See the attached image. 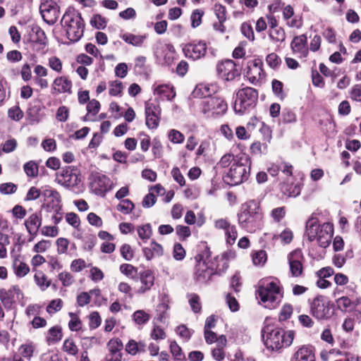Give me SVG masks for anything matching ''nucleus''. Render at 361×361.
I'll return each instance as SVG.
<instances>
[{
	"label": "nucleus",
	"instance_id": "nucleus-1",
	"mask_svg": "<svg viewBox=\"0 0 361 361\" xmlns=\"http://www.w3.org/2000/svg\"><path fill=\"white\" fill-rule=\"evenodd\" d=\"M238 220L240 226L247 232L254 233L260 229L264 221L259 204L255 200H249L242 204Z\"/></svg>",
	"mask_w": 361,
	"mask_h": 361
},
{
	"label": "nucleus",
	"instance_id": "nucleus-2",
	"mask_svg": "<svg viewBox=\"0 0 361 361\" xmlns=\"http://www.w3.org/2000/svg\"><path fill=\"white\" fill-rule=\"evenodd\" d=\"M251 160L249 156H237L228 171L224 176V181L230 185H238L246 181L250 173Z\"/></svg>",
	"mask_w": 361,
	"mask_h": 361
},
{
	"label": "nucleus",
	"instance_id": "nucleus-3",
	"mask_svg": "<svg viewBox=\"0 0 361 361\" xmlns=\"http://www.w3.org/2000/svg\"><path fill=\"white\" fill-rule=\"evenodd\" d=\"M294 336V331L292 330L285 331L282 329L272 328L270 326H265L262 330L264 345L272 351L290 346Z\"/></svg>",
	"mask_w": 361,
	"mask_h": 361
},
{
	"label": "nucleus",
	"instance_id": "nucleus-4",
	"mask_svg": "<svg viewBox=\"0 0 361 361\" xmlns=\"http://www.w3.org/2000/svg\"><path fill=\"white\" fill-rule=\"evenodd\" d=\"M66 27V35L72 42H78L84 33L85 24L81 14L73 8L67 9L61 19Z\"/></svg>",
	"mask_w": 361,
	"mask_h": 361
},
{
	"label": "nucleus",
	"instance_id": "nucleus-5",
	"mask_svg": "<svg viewBox=\"0 0 361 361\" xmlns=\"http://www.w3.org/2000/svg\"><path fill=\"white\" fill-rule=\"evenodd\" d=\"M258 99V92L257 90L245 87L239 89L236 92V98L234 103V111L240 114L250 108L254 107Z\"/></svg>",
	"mask_w": 361,
	"mask_h": 361
},
{
	"label": "nucleus",
	"instance_id": "nucleus-6",
	"mask_svg": "<svg viewBox=\"0 0 361 361\" xmlns=\"http://www.w3.org/2000/svg\"><path fill=\"white\" fill-rule=\"evenodd\" d=\"M310 312L317 320H327L334 314V304L327 298L317 295L310 305Z\"/></svg>",
	"mask_w": 361,
	"mask_h": 361
},
{
	"label": "nucleus",
	"instance_id": "nucleus-7",
	"mask_svg": "<svg viewBox=\"0 0 361 361\" xmlns=\"http://www.w3.org/2000/svg\"><path fill=\"white\" fill-rule=\"evenodd\" d=\"M59 0H41L39 13L44 21L48 25L56 23L61 15Z\"/></svg>",
	"mask_w": 361,
	"mask_h": 361
},
{
	"label": "nucleus",
	"instance_id": "nucleus-8",
	"mask_svg": "<svg viewBox=\"0 0 361 361\" xmlns=\"http://www.w3.org/2000/svg\"><path fill=\"white\" fill-rule=\"evenodd\" d=\"M89 179L91 190L97 195L104 196L112 188L113 183L110 178L97 171H92Z\"/></svg>",
	"mask_w": 361,
	"mask_h": 361
},
{
	"label": "nucleus",
	"instance_id": "nucleus-9",
	"mask_svg": "<svg viewBox=\"0 0 361 361\" xmlns=\"http://www.w3.org/2000/svg\"><path fill=\"white\" fill-rule=\"evenodd\" d=\"M279 293V286L274 281L267 283L265 286H260L257 290L258 298L269 308H271L276 302Z\"/></svg>",
	"mask_w": 361,
	"mask_h": 361
},
{
	"label": "nucleus",
	"instance_id": "nucleus-10",
	"mask_svg": "<svg viewBox=\"0 0 361 361\" xmlns=\"http://www.w3.org/2000/svg\"><path fill=\"white\" fill-rule=\"evenodd\" d=\"M227 109L226 102L220 97H209L202 103V112L207 116L222 115Z\"/></svg>",
	"mask_w": 361,
	"mask_h": 361
},
{
	"label": "nucleus",
	"instance_id": "nucleus-11",
	"mask_svg": "<svg viewBox=\"0 0 361 361\" xmlns=\"http://www.w3.org/2000/svg\"><path fill=\"white\" fill-rule=\"evenodd\" d=\"M219 78L224 81H233L240 76V71L237 68V64L231 59L219 62L216 66Z\"/></svg>",
	"mask_w": 361,
	"mask_h": 361
},
{
	"label": "nucleus",
	"instance_id": "nucleus-12",
	"mask_svg": "<svg viewBox=\"0 0 361 361\" xmlns=\"http://www.w3.org/2000/svg\"><path fill=\"white\" fill-rule=\"evenodd\" d=\"M161 108L157 99L149 100L145 102L146 125L150 129H156L159 124Z\"/></svg>",
	"mask_w": 361,
	"mask_h": 361
},
{
	"label": "nucleus",
	"instance_id": "nucleus-13",
	"mask_svg": "<svg viewBox=\"0 0 361 361\" xmlns=\"http://www.w3.org/2000/svg\"><path fill=\"white\" fill-rule=\"evenodd\" d=\"M56 180L59 184L65 188L75 186L80 181L78 170L72 166L63 168L56 173Z\"/></svg>",
	"mask_w": 361,
	"mask_h": 361
},
{
	"label": "nucleus",
	"instance_id": "nucleus-14",
	"mask_svg": "<svg viewBox=\"0 0 361 361\" xmlns=\"http://www.w3.org/2000/svg\"><path fill=\"white\" fill-rule=\"evenodd\" d=\"M207 49V43L204 41H194L185 44L183 48L185 56L194 61L203 58Z\"/></svg>",
	"mask_w": 361,
	"mask_h": 361
},
{
	"label": "nucleus",
	"instance_id": "nucleus-15",
	"mask_svg": "<svg viewBox=\"0 0 361 361\" xmlns=\"http://www.w3.org/2000/svg\"><path fill=\"white\" fill-rule=\"evenodd\" d=\"M195 259L197 262L195 271L196 280L201 283L207 282L211 279L212 276L214 274V267L207 265L205 261L203 260L202 255H196Z\"/></svg>",
	"mask_w": 361,
	"mask_h": 361
},
{
	"label": "nucleus",
	"instance_id": "nucleus-16",
	"mask_svg": "<svg viewBox=\"0 0 361 361\" xmlns=\"http://www.w3.org/2000/svg\"><path fill=\"white\" fill-rule=\"evenodd\" d=\"M262 66L263 63L259 59L252 60L247 63L246 75L252 84L256 85L264 78L265 73Z\"/></svg>",
	"mask_w": 361,
	"mask_h": 361
},
{
	"label": "nucleus",
	"instance_id": "nucleus-17",
	"mask_svg": "<svg viewBox=\"0 0 361 361\" xmlns=\"http://www.w3.org/2000/svg\"><path fill=\"white\" fill-rule=\"evenodd\" d=\"M106 348L108 353L105 356V361H122L121 350L123 348V344L120 338L110 339L106 344Z\"/></svg>",
	"mask_w": 361,
	"mask_h": 361
},
{
	"label": "nucleus",
	"instance_id": "nucleus-18",
	"mask_svg": "<svg viewBox=\"0 0 361 361\" xmlns=\"http://www.w3.org/2000/svg\"><path fill=\"white\" fill-rule=\"evenodd\" d=\"M27 40L37 50L43 49L47 44L45 33L39 26H33L30 28Z\"/></svg>",
	"mask_w": 361,
	"mask_h": 361
},
{
	"label": "nucleus",
	"instance_id": "nucleus-19",
	"mask_svg": "<svg viewBox=\"0 0 361 361\" xmlns=\"http://www.w3.org/2000/svg\"><path fill=\"white\" fill-rule=\"evenodd\" d=\"M302 255L300 250H294L288 256L290 271L293 277L301 276L303 271Z\"/></svg>",
	"mask_w": 361,
	"mask_h": 361
},
{
	"label": "nucleus",
	"instance_id": "nucleus-20",
	"mask_svg": "<svg viewBox=\"0 0 361 361\" xmlns=\"http://www.w3.org/2000/svg\"><path fill=\"white\" fill-rule=\"evenodd\" d=\"M42 195L45 200H49L47 207H51L54 212H59L61 209V196L59 193L54 189L50 187H45L42 191Z\"/></svg>",
	"mask_w": 361,
	"mask_h": 361
},
{
	"label": "nucleus",
	"instance_id": "nucleus-21",
	"mask_svg": "<svg viewBox=\"0 0 361 361\" xmlns=\"http://www.w3.org/2000/svg\"><path fill=\"white\" fill-rule=\"evenodd\" d=\"M290 47L293 52L298 54L300 58H305L309 54L306 35L295 37L291 42Z\"/></svg>",
	"mask_w": 361,
	"mask_h": 361
},
{
	"label": "nucleus",
	"instance_id": "nucleus-22",
	"mask_svg": "<svg viewBox=\"0 0 361 361\" xmlns=\"http://www.w3.org/2000/svg\"><path fill=\"white\" fill-rule=\"evenodd\" d=\"M334 233L333 225L330 223H324L321 225L319 232L316 237L319 245L326 247L329 245Z\"/></svg>",
	"mask_w": 361,
	"mask_h": 361
},
{
	"label": "nucleus",
	"instance_id": "nucleus-23",
	"mask_svg": "<svg viewBox=\"0 0 361 361\" xmlns=\"http://www.w3.org/2000/svg\"><path fill=\"white\" fill-rule=\"evenodd\" d=\"M71 88L72 82L66 76L57 77L53 82L51 94H59L61 93H71Z\"/></svg>",
	"mask_w": 361,
	"mask_h": 361
},
{
	"label": "nucleus",
	"instance_id": "nucleus-24",
	"mask_svg": "<svg viewBox=\"0 0 361 361\" xmlns=\"http://www.w3.org/2000/svg\"><path fill=\"white\" fill-rule=\"evenodd\" d=\"M140 280L142 286L137 289V293L144 294L154 286V276L153 272L149 269L140 272Z\"/></svg>",
	"mask_w": 361,
	"mask_h": 361
},
{
	"label": "nucleus",
	"instance_id": "nucleus-25",
	"mask_svg": "<svg viewBox=\"0 0 361 361\" xmlns=\"http://www.w3.org/2000/svg\"><path fill=\"white\" fill-rule=\"evenodd\" d=\"M290 361H315V356L312 348L302 345L293 353Z\"/></svg>",
	"mask_w": 361,
	"mask_h": 361
},
{
	"label": "nucleus",
	"instance_id": "nucleus-26",
	"mask_svg": "<svg viewBox=\"0 0 361 361\" xmlns=\"http://www.w3.org/2000/svg\"><path fill=\"white\" fill-rule=\"evenodd\" d=\"M42 225V218L37 213L31 214L25 221V226L28 233L36 236L39 227Z\"/></svg>",
	"mask_w": 361,
	"mask_h": 361
},
{
	"label": "nucleus",
	"instance_id": "nucleus-27",
	"mask_svg": "<svg viewBox=\"0 0 361 361\" xmlns=\"http://www.w3.org/2000/svg\"><path fill=\"white\" fill-rule=\"evenodd\" d=\"M212 267H214V274H221L226 271L228 267L227 254L224 253L216 256L212 262Z\"/></svg>",
	"mask_w": 361,
	"mask_h": 361
},
{
	"label": "nucleus",
	"instance_id": "nucleus-28",
	"mask_svg": "<svg viewBox=\"0 0 361 361\" xmlns=\"http://www.w3.org/2000/svg\"><path fill=\"white\" fill-rule=\"evenodd\" d=\"M321 225L319 224V221L315 217H311L306 223L305 233L310 241H313L316 239Z\"/></svg>",
	"mask_w": 361,
	"mask_h": 361
},
{
	"label": "nucleus",
	"instance_id": "nucleus-29",
	"mask_svg": "<svg viewBox=\"0 0 361 361\" xmlns=\"http://www.w3.org/2000/svg\"><path fill=\"white\" fill-rule=\"evenodd\" d=\"M154 93L167 100H171L176 97V92L173 87L168 85H159L154 89Z\"/></svg>",
	"mask_w": 361,
	"mask_h": 361
},
{
	"label": "nucleus",
	"instance_id": "nucleus-30",
	"mask_svg": "<svg viewBox=\"0 0 361 361\" xmlns=\"http://www.w3.org/2000/svg\"><path fill=\"white\" fill-rule=\"evenodd\" d=\"M214 92V86L206 84H199L196 86L193 91L195 97H200L204 98H209L212 94Z\"/></svg>",
	"mask_w": 361,
	"mask_h": 361
},
{
	"label": "nucleus",
	"instance_id": "nucleus-31",
	"mask_svg": "<svg viewBox=\"0 0 361 361\" xmlns=\"http://www.w3.org/2000/svg\"><path fill=\"white\" fill-rule=\"evenodd\" d=\"M121 38L128 44L135 47H141L147 38L146 35H135L131 33H125Z\"/></svg>",
	"mask_w": 361,
	"mask_h": 361
},
{
	"label": "nucleus",
	"instance_id": "nucleus-32",
	"mask_svg": "<svg viewBox=\"0 0 361 361\" xmlns=\"http://www.w3.org/2000/svg\"><path fill=\"white\" fill-rule=\"evenodd\" d=\"M34 279L42 291L45 290L51 285V281L48 280L46 275L41 271H38L35 273Z\"/></svg>",
	"mask_w": 361,
	"mask_h": 361
},
{
	"label": "nucleus",
	"instance_id": "nucleus-33",
	"mask_svg": "<svg viewBox=\"0 0 361 361\" xmlns=\"http://www.w3.org/2000/svg\"><path fill=\"white\" fill-rule=\"evenodd\" d=\"M13 266L15 274L18 277H23L30 271L29 267L25 262L18 259L14 260Z\"/></svg>",
	"mask_w": 361,
	"mask_h": 361
},
{
	"label": "nucleus",
	"instance_id": "nucleus-34",
	"mask_svg": "<svg viewBox=\"0 0 361 361\" xmlns=\"http://www.w3.org/2000/svg\"><path fill=\"white\" fill-rule=\"evenodd\" d=\"M133 319L137 325L146 324L150 319V316L144 310H137L133 314Z\"/></svg>",
	"mask_w": 361,
	"mask_h": 361
},
{
	"label": "nucleus",
	"instance_id": "nucleus-35",
	"mask_svg": "<svg viewBox=\"0 0 361 361\" xmlns=\"http://www.w3.org/2000/svg\"><path fill=\"white\" fill-rule=\"evenodd\" d=\"M35 345L32 343H27L20 345L19 352L22 357L30 360L35 351Z\"/></svg>",
	"mask_w": 361,
	"mask_h": 361
},
{
	"label": "nucleus",
	"instance_id": "nucleus-36",
	"mask_svg": "<svg viewBox=\"0 0 361 361\" xmlns=\"http://www.w3.org/2000/svg\"><path fill=\"white\" fill-rule=\"evenodd\" d=\"M269 37L274 42H282L286 39V33L282 27H277L275 29H269Z\"/></svg>",
	"mask_w": 361,
	"mask_h": 361
},
{
	"label": "nucleus",
	"instance_id": "nucleus-37",
	"mask_svg": "<svg viewBox=\"0 0 361 361\" xmlns=\"http://www.w3.org/2000/svg\"><path fill=\"white\" fill-rule=\"evenodd\" d=\"M171 353L176 361H183L185 359V355L183 353L180 347L176 341H173L170 344Z\"/></svg>",
	"mask_w": 361,
	"mask_h": 361
},
{
	"label": "nucleus",
	"instance_id": "nucleus-38",
	"mask_svg": "<svg viewBox=\"0 0 361 361\" xmlns=\"http://www.w3.org/2000/svg\"><path fill=\"white\" fill-rule=\"evenodd\" d=\"M137 231L139 237L144 241L149 240L152 234V227L149 224L138 226Z\"/></svg>",
	"mask_w": 361,
	"mask_h": 361
},
{
	"label": "nucleus",
	"instance_id": "nucleus-39",
	"mask_svg": "<svg viewBox=\"0 0 361 361\" xmlns=\"http://www.w3.org/2000/svg\"><path fill=\"white\" fill-rule=\"evenodd\" d=\"M62 338V332L61 327L58 326H55L51 327L49 330V336L47 338V341L49 342H58Z\"/></svg>",
	"mask_w": 361,
	"mask_h": 361
},
{
	"label": "nucleus",
	"instance_id": "nucleus-40",
	"mask_svg": "<svg viewBox=\"0 0 361 361\" xmlns=\"http://www.w3.org/2000/svg\"><path fill=\"white\" fill-rule=\"evenodd\" d=\"M24 116L23 111L18 106H13L8 111V116L13 121H19Z\"/></svg>",
	"mask_w": 361,
	"mask_h": 361
},
{
	"label": "nucleus",
	"instance_id": "nucleus-41",
	"mask_svg": "<svg viewBox=\"0 0 361 361\" xmlns=\"http://www.w3.org/2000/svg\"><path fill=\"white\" fill-rule=\"evenodd\" d=\"M271 87L273 92L277 97L281 99H283L285 97L286 94L283 89V85L281 81L276 79L273 80L271 82Z\"/></svg>",
	"mask_w": 361,
	"mask_h": 361
},
{
	"label": "nucleus",
	"instance_id": "nucleus-42",
	"mask_svg": "<svg viewBox=\"0 0 361 361\" xmlns=\"http://www.w3.org/2000/svg\"><path fill=\"white\" fill-rule=\"evenodd\" d=\"M134 204L128 199L123 200L117 205V210L128 214H130L134 208Z\"/></svg>",
	"mask_w": 361,
	"mask_h": 361
},
{
	"label": "nucleus",
	"instance_id": "nucleus-43",
	"mask_svg": "<svg viewBox=\"0 0 361 361\" xmlns=\"http://www.w3.org/2000/svg\"><path fill=\"white\" fill-rule=\"evenodd\" d=\"M204 11L201 9H195L191 14V26L195 28L202 23V18L204 16Z\"/></svg>",
	"mask_w": 361,
	"mask_h": 361
},
{
	"label": "nucleus",
	"instance_id": "nucleus-44",
	"mask_svg": "<svg viewBox=\"0 0 361 361\" xmlns=\"http://www.w3.org/2000/svg\"><path fill=\"white\" fill-rule=\"evenodd\" d=\"M24 171L27 176L36 177L38 174V166L35 161H30L24 165Z\"/></svg>",
	"mask_w": 361,
	"mask_h": 361
},
{
	"label": "nucleus",
	"instance_id": "nucleus-45",
	"mask_svg": "<svg viewBox=\"0 0 361 361\" xmlns=\"http://www.w3.org/2000/svg\"><path fill=\"white\" fill-rule=\"evenodd\" d=\"M63 349L65 352L71 355H75L78 351V348L75 342L73 339L70 338L65 340L63 345Z\"/></svg>",
	"mask_w": 361,
	"mask_h": 361
},
{
	"label": "nucleus",
	"instance_id": "nucleus-46",
	"mask_svg": "<svg viewBox=\"0 0 361 361\" xmlns=\"http://www.w3.org/2000/svg\"><path fill=\"white\" fill-rule=\"evenodd\" d=\"M267 261V253L264 250H259L252 255V262L255 265L263 266Z\"/></svg>",
	"mask_w": 361,
	"mask_h": 361
},
{
	"label": "nucleus",
	"instance_id": "nucleus-47",
	"mask_svg": "<svg viewBox=\"0 0 361 361\" xmlns=\"http://www.w3.org/2000/svg\"><path fill=\"white\" fill-rule=\"evenodd\" d=\"M215 15L219 21L226 20V9L224 6L221 4H215L214 6Z\"/></svg>",
	"mask_w": 361,
	"mask_h": 361
},
{
	"label": "nucleus",
	"instance_id": "nucleus-48",
	"mask_svg": "<svg viewBox=\"0 0 361 361\" xmlns=\"http://www.w3.org/2000/svg\"><path fill=\"white\" fill-rule=\"evenodd\" d=\"M185 250L180 243H176L173 250V257L178 261L183 260L185 257Z\"/></svg>",
	"mask_w": 361,
	"mask_h": 361
},
{
	"label": "nucleus",
	"instance_id": "nucleus-49",
	"mask_svg": "<svg viewBox=\"0 0 361 361\" xmlns=\"http://www.w3.org/2000/svg\"><path fill=\"white\" fill-rule=\"evenodd\" d=\"M90 24L97 29H104L106 26V21L102 16L97 14L92 18Z\"/></svg>",
	"mask_w": 361,
	"mask_h": 361
},
{
	"label": "nucleus",
	"instance_id": "nucleus-50",
	"mask_svg": "<svg viewBox=\"0 0 361 361\" xmlns=\"http://www.w3.org/2000/svg\"><path fill=\"white\" fill-rule=\"evenodd\" d=\"M169 138L173 143L180 144L184 141L185 137L180 131L173 129L169 133Z\"/></svg>",
	"mask_w": 361,
	"mask_h": 361
},
{
	"label": "nucleus",
	"instance_id": "nucleus-51",
	"mask_svg": "<svg viewBox=\"0 0 361 361\" xmlns=\"http://www.w3.org/2000/svg\"><path fill=\"white\" fill-rule=\"evenodd\" d=\"M189 304L195 313H198L201 311V304L200 302V297L197 294H191L189 298Z\"/></svg>",
	"mask_w": 361,
	"mask_h": 361
},
{
	"label": "nucleus",
	"instance_id": "nucleus-52",
	"mask_svg": "<svg viewBox=\"0 0 361 361\" xmlns=\"http://www.w3.org/2000/svg\"><path fill=\"white\" fill-rule=\"evenodd\" d=\"M123 90V84L119 80H115L110 82L109 94L112 96L120 94Z\"/></svg>",
	"mask_w": 361,
	"mask_h": 361
},
{
	"label": "nucleus",
	"instance_id": "nucleus-53",
	"mask_svg": "<svg viewBox=\"0 0 361 361\" xmlns=\"http://www.w3.org/2000/svg\"><path fill=\"white\" fill-rule=\"evenodd\" d=\"M71 319L68 323V326L71 331H78L81 328V322L75 313L69 312Z\"/></svg>",
	"mask_w": 361,
	"mask_h": 361
},
{
	"label": "nucleus",
	"instance_id": "nucleus-54",
	"mask_svg": "<svg viewBox=\"0 0 361 361\" xmlns=\"http://www.w3.org/2000/svg\"><path fill=\"white\" fill-rule=\"evenodd\" d=\"M120 271L126 276L133 278L134 274L137 273V268L130 264H123L120 266Z\"/></svg>",
	"mask_w": 361,
	"mask_h": 361
},
{
	"label": "nucleus",
	"instance_id": "nucleus-55",
	"mask_svg": "<svg viewBox=\"0 0 361 361\" xmlns=\"http://www.w3.org/2000/svg\"><path fill=\"white\" fill-rule=\"evenodd\" d=\"M49 66L54 71L61 73L62 71V62L56 56H51L49 59Z\"/></svg>",
	"mask_w": 361,
	"mask_h": 361
},
{
	"label": "nucleus",
	"instance_id": "nucleus-56",
	"mask_svg": "<svg viewBox=\"0 0 361 361\" xmlns=\"http://www.w3.org/2000/svg\"><path fill=\"white\" fill-rule=\"evenodd\" d=\"M242 34L248 39L253 41L255 39L254 32L251 25L243 23L240 27Z\"/></svg>",
	"mask_w": 361,
	"mask_h": 361
},
{
	"label": "nucleus",
	"instance_id": "nucleus-57",
	"mask_svg": "<svg viewBox=\"0 0 361 361\" xmlns=\"http://www.w3.org/2000/svg\"><path fill=\"white\" fill-rule=\"evenodd\" d=\"M266 61L271 68H276L281 63V59L276 54L271 53L267 56Z\"/></svg>",
	"mask_w": 361,
	"mask_h": 361
},
{
	"label": "nucleus",
	"instance_id": "nucleus-58",
	"mask_svg": "<svg viewBox=\"0 0 361 361\" xmlns=\"http://www.w3.org/2000/svg\"><path fill=\"white\" fill-rule=\"evenodd\" d=\"M226 301L231 312H237L239 310L238 302L231 293L226 295Z\"/></svg>",
	"mask_w": 361,
	"mask_h": 361
},
{
	"label": "nucleus",
	"instance_id": "nucleus-59",
	"mask_svg": "<svg viewBox=\"0 0 361 361\" xmlns=\"http://www.w3.org/2000/svg\"><path fill=\"white\" fill-rule=\"evenodd\" d=\"M121 254L122 257L127 261H130L133 258L134 253L130 245L128 244H124L121 247Z\"/></svg>",
	"mask_w": 361,
	"mask_h": 361
},
{
	"label": "nucleus",
	"instance_id": "nucleus-60",
	"mask_svg": "<svg viewBox=\"0 0 361 361\" xmlns=\"http://www.w3.org/2000/svg\"><path fill=\"white\" fill-rule=\"evenodd\" d=\"M90 329H97L101 324V317L97 312H92L89 316Z\"/></svg>",
	"mask_w": 361,
	"mask_h": 361
},
{
	"label": "nucleus",
	"instance_id": "nucleus-61",
	"mask_svg": "<svg viewBox=\"0 0 361 361\" xmlns=\"http://www.w3.org/2000/svg\"><path fill=\"white\" fill-rule=\"evenodd\" d=\"M336 304L339 310L346 311L352 305L351 300L348 298L343 296L336 300Z\"/></svg>",
	"mask_w": 361,
	"mask_h": 361
},
{
	"label": "nucleus",
	"instance_id": "nucleus-62",
	"mask_svg": "<svg viewBox=\"0 0 361 361\" xmlns=\"http://www.w3.org/2000/svg\"><path fill=\"white\" fill-rule=\"evenodd\" d=\"M176 234L179 236L180 238L185 240L188 238L190 234V229L188 226L179 225L176 228Z\"/></svg>",
	"mask_w": 361,
	"mask_h": 361
},
{
	"label": "nucleus",
	"instance_id": "nucleus-63",
	"mask_svg": "<svg viewBox=\"0 0 361 361\" xmlns=\"http://www.w3.org/2000/svg\"><path fill=\"white\" fill-rule=\"evenodd\" d=\"M17 190V186L13 183H6L0 185V192L2 194L8 195L15 192Z\"/></svg>",
	"mask_w": 361,
	"mask_h": 361
},
{
	"label": "nucleus",
	"instance_id": "nucleus-64",
	"mask_svg": "<svg viewBox=\"0 0 361 361\" xmlns=\"http://www.w3.org/2000/svg\"><path fill=\"white\" fill-rule=\"evenodd\" d=\"M350 97L353 100L361 102V85H354L350 90Z\"/></svg>",
	"mask_w": 361,
	"mask_h": 361
}]
</instances>
